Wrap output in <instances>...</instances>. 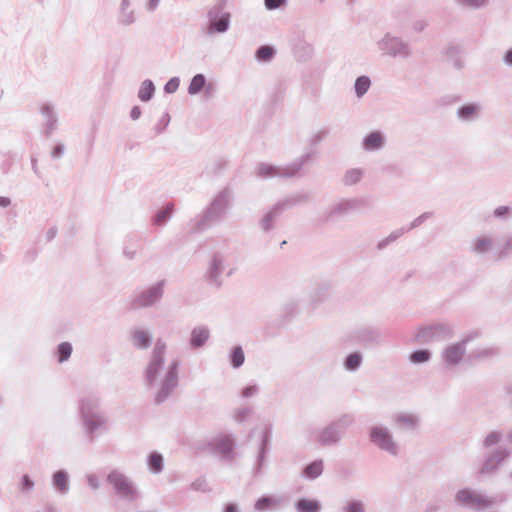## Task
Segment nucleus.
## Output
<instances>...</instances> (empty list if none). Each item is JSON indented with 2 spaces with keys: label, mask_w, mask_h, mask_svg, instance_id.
I'll return each mask as SVG.
<instances>
[{
  "label": "nucleus",
  "mask_w": 512,
  "mask_h": 512,
  "mask_svg": "<svg viewBox=\"0 0 512 512\" xmlns=\"http://www.w3.org/2000/svg\"><path fill=\"white\" fill-rule=\"evenodd\" d=\"M430 357V354L427 350H419V351H416L414 352L410 359L412 362L414 363H422V362H425L429 359Z\"/></svg>",
  "instance_id": "22"
},
{
  "label": "nucleus",
  "mask_w": 512,
  "mask_h": 512,
  "mask_svg": "<svg viewBox=\"0 0 512 512\" xmlns=\"http://www.w3.org/2000/svg\"><path fill=\"white\" fill-rule=\"evenodd\" d=\"M164 350H165L164 345L157 344L153 351V358H152V360L147 368V372H146L147 379L149 382H152L155 379V377L158 373V370L161 367Z\"/></svg>",
  "instance_id": "4"
},
{
  "label": "nucleus",
  "mask_w": 512,
  "mask_h": 512,
  "mask_svg": "<svg viewBox=\"0 0 512 512\" xmlns=\"http://www.w3.org/2000/svg\"><path fill=\"white\" fill-rule=\"evenodd\" d=\"M260 173L263 175H272L273 174V168L271 167H261Z\"/></svg>",
  "instance_id": "36"
},
{
  "label": "nucleus",
  "mask_w": 512,
  "mask_h": 512,
  "mask_svg": "<svg viewBox=\"0 0 512 512\" xmlns=\"http://www.w3.org/2000/svg\"><path fill=\"white\" fill-rule=\"evenodd\" d=\"M141 114V111H140V108L139 107H134L131 111V116L133 119H138V117L140 116Z\"/></svg>",
  "instance_id": "37"
},
{
  "label": "nucleus",
  "mask_w": 512,
  "mask_h": 512,
  "mask_svg": "<svg viewBox=\"0 0 512 512\" xmlns=\"http://www.w3.org/2000/svg\"><path fill=\"white\" fill-rule=\"evenodd\" d=\"M456 500L459 503L471 505L477 508L484 507L490 504L489 500L469 490L459 491L456 495Z\"/></svg>",
  "instance_id": "2"
},
{
  "label": "nucleus",
  "mask_w": 512,
  "mask_h": 512,
  "mask_svg": "<svg viewBox=\"0 0 512 512\" xmlns=\"http://www.w3.org/2000/svg\"><path fill=\"white\" fill-rule=\"evenodd\" d=\"M149 465L152 470H154L155 472H159L163 466L162 456L157 453L151 454L150 459H149Z\"/></svg>",
  "instance_id": "20"
},
{
  "label": "nucleus",
  "mask_w": 512,
  "mask_h": 512,
  "mask_svg": "<svg viewBox=\"0 0 512 512\" xmlns=\"http://www.w3.org/2000/svg\"><path fill=\"white\" fill-rule=\"evenodd\" d=\"M371 441L382 449L390 452L395 451V445L388 432L381 428H373L370 434Z\"/></svg>",
  "instance_id": "3"
},
{
  "label": "nucleus",
  "mask_w": 512,
  "mask_h": 512,
  "mask_svg": "<svg viewBox=\"0 0 512 512\" xmlns=\"http://www.w3.org/2000/svg\"><path fill=\"white\" fill-rule=\"evenodd\" d=\"M209 337V333L205 328H196L192 332L191 344L194 347L203 345Z\"/></svg>",
  "instance_id": "8"
},
{
  "label": "nucleus",
  "mask_w": 512,
  "mask_h": 512,
  "mask_svg": "<svg viewBox=\"0 0 512 512\" xmlns=\"http://www.w3.org/2000/svg\"><path fill=\"white\" fill-rule=\"evenodd\" d=\"M179 86V81L178 79H171L170 81H168V83L165 85V90L168 92V93H172L174 91L177 90Z\"/></svg>",
  "instance_id": "31"
},
{
  "label": "nucleus",
  "mask_w": 512,
  "mask_h": 512,
  "mask_svg": "<svg viewBox=\"0 0 512 512\" xmlns=\"http://www.w3.org/2000/svg\"><path fill=\"white\" fill-rule=\"evenodd\" d=\"M89 482L90 484L94 487V488H97L98 487V484L94 481V479L91 477L89 478Z\"/></svg>",
  "instance_id": "42"
},
{
  "label": "nucleus",
  "mask_w": 512,
  "mask_h": 512,
  "mask_svg": "<svg viewBox=\"0 0 512 512\" xmlns=\"http://www.w3.org/2000/svg\"><path fill=\"white\" fill-rule=\"evenodd\" d=\"M225 512H236V507L230 504L226 507Z\"/></svg>",
  "instance_id": "40"
},
{
  "label": "nucleus",
  "mask_w": 512,
  "mask_h": 512,
  "mask_svg": "<svg viewBox=\"0 0 512 512\" xmlns=\"http://www.w3.org/2000/svg\"><path fill=\"white\" fill-rule=\"evenodd\" d=\"M360 178H361L360 171L354 169V170H350L346 173V175L344 177V181L346 184L352 185V184L357 183Z\"/></svg>",
  "instance_id": "23"
},
{
  "label": "nucleus",
  "mask_w": 512,
  "mask_h": 512,
  "mask_svg": "<svg viewBox=\"0 0 512 512\" xmlns=\"http://www.w3.org/2000/svg\"><path fill=\"white\" fill-rule=\"evenodd\" d=\"M33 482L30 480V478L27 475L23 476V490H29L32 488Z\"/></svg>",
  "instance_id": "34"
},
{
  "label": "nucleus",
  "mask_w": 512,
  "mask_h": 512,
  "mask_svg": "<svg viewBox=\"0 0 512 512\" xmlns=\"http://www.w3.org/2000/svg\"><path fill=\"white\" fill-rule=\"evenodd\" d=\"M72 352V347L69 343L63 342L58 346V360L59 362L66 361Z\"/></svg>",
  "instance_id": "17"
},
{
  "label": "nucleus",
  "mask_w": 512,
  "mask_h": 512,
  "mask_svg": "<svg viewBox=\"0 0 512 512\" xmlns=\"http://www.w3.org/2000/svg\"><path fill=\"white\" fill-rule=\"evenodd\" d=\"M87 424L89 425V428H90L91 430H92V429H94V428H95V426H96V425H94V424H92V423H89V422H87Z\"/></svg>",
  "instance_id": "44"
},
{
  "label": "nucleus",
  "mask_w": 512,
  "mask_h": 512,
  "mask_svg": "<svg viewBox=\"0 0 512 512\" xmlns=\"http://www.w3.org/2000/svg\"><path fill=\"white\" fill-rule=\"evenodd\" d=\"M107 481L113 486L120 496L125 498L135 497L136 492L131 482L118 471H112L108 475Z\"/></svg>",
  "instance_id": "1"
},
{
  "label": "nucleus",
  "mask_w": 512,
  "mask_h": 512,
  "mask_svg": "<svg viewBox=\"0 0 512 512\" xmlns=\"http://www.w3.org/2000/svg\"><path fill=\"white\" fill-rule=\"evenodd\" d=\"M205 85V78L202 74H197L193 77L190 85H189V93L196 94L202 90Z\"/></svg>",
  "instance_id": "14"
},
{
  "label": "nucleus",
  "mask_w": 512,
  "mask_h": 512,
  "mask_svg": "<svg viewBox=\"0 0 512 512\" xmlns=\"http://www.w3.org/2000/svg\"><path fill=\"white\" fill-rule=\"evenodd\" d=\"M254 391H255V389H254V388H252V387H251V388H247V389L244 391V395H245V396H248V395L252 394Z\"/></svg>",
  "instance_id": "41"
},
{
  "label": "nucleus",
  "mask_w": 512,
  "mask_h": 512,
  "mask_svg": "<svg viewBox=\"0 0 512 512\" xmlns=\"http://www.w3.org/2000/svg\"><path fill=\"white\" fill-rule=\"evenodd\" d=\"M161 293L162 290L160 286L150 288L137 297L133 305L135 308L149 306L161 296Z\"/></svg>",
  "instance_id": "5"
},
{
  "label": "nucleus",
  "mask_w": 512,
  "mask_h": 512,
  "mask_svg": "<svg viewBox=\"0 0 512 512\" xmlns=\"http://www.w3.org/2000/svg\"><path fill=\"white\" fill-rule=\"evenodd\" d=\"M361 362V357L359 354H351L346 360V366L349 369H355L359 366Z\"/></svg>",
  "instance_id": "25"
},
{
  "label": "nucleus",
  "mask_w": 512,
  "mask_h": 512,
  "mask_svg": "<svg viewBox=\"0 0 512 512\" xmlns=\"http://www.w3.org/2000/svg\"><path fill=\"white\" fill-rule=\"evenodd\" d=\"M233 443L228 436H222L217 439L216 448L222 454H229L232 450Z\"/></svg>",
  "instance_id": "12"
},
{
  "label": "nucleus",
  "mask_w": 512,
  "mask_h": 512,
  "mask_svg": "<svg viewBox=\"0 0 512 512\" xmlns=\"http://www.w3.org/2000/svg\"><path fill=\"white\" fill-rule=\"evenodd\" d=\"M171 212H172V209H171L169 206H167L166 208H164L163 210H161V211L157 214V216H156V219H155L156 223H157V224H162V223H164V222H165V220H166L167 218H169V216L171 215Z\"/></svg>",
  "instance_id": "27"
},
{
  "label": "nucleus",
  "mask_w": 512,
  "mask_h": 512,
  "mask_svg": "<svg viewBox=\"0 0 512 512\" xmlns=\"http://www.w3.org/2000/svg\"><path fill=\"white\" fill-rule=\"evenodd\" d=\"M439 330H442V328L441 327H432V326L422 328L416 334V340L418 342L429 341L434 337L435 333Z\"/></svg>",
  "instance_id": "9"
},
{
  "label": "nucleus",
  "mask_w": 512,
  "mask_h": 512,
  "mask_svg": "<svg viewBox=\"0 0 512 512\" xmlns=\"http://www.w3.org/2000/svg\"><path fill=\"white\" fill-rule=\"evenodd\" d=\"M508 212H509V208L508 207L501 206V207H498L495 210V215L498 216V217H501V216L507 215Z\"/></svg>",
  "instance_id": "33"
},
{
  "label": "nucleus",
  "mask_w": 512,
  "mask_h": 512,
  "mask_svg": "<svg viewBox=\"0 0 512 512\" xmlns=\"http://www.w3.org/2000/svg\"><path fill=\"white\" fill-rule=\"evenodd\" d=\"M485 0H475V4L476 5H480L482 3H484Z\"/></svg>",
  "instance_id": "43"
},
{
  "label": "nucleus",
  "mask_w": 512,
  "mask_h": 512,
  "mask_svg": "<svg viewBox=\"0 0 512 512\" xmlns=\"http://www.w3.org/2000/svg\"><path fill=\"white\" fill-rule=\"evenodd\" d=\"M382 145V136L379 132H373L369 134L365 141L364 146L368 150H374Z\"/></svg>",
  "instance_id": "10"
},
{
  "label": "nucleus",
  "mask_w": 512,
  "mask_h": 512,
  "mask_svg": "<svg viewBox=\"0 0 512 512\" xmlns=\"http://www.w3.org/2000/svg\"><path fill=\"white\" fill-rule=\"evenodd\" d=\"M322 462H313L305 469V475L309 478H316L322 472Z\"/></svg>",
  "instance_id": "16"
},
{
  "label": "nucleus",
  "mask_w": 512,
  "mask_h": 512,
  "mask_svg": "<svg viewBox=\"0 0 512 512\" xmlns=\"http://www.w3.org/2000/svg\"><path fill=\"white\" fill-rule=\"evenodd\" d=\"M54 484L60 491L64 492L68 485L66 474L61 471L55 473Z\"/></svg>",
  "instance_id": "18"
},
{
  "label": "nucleus",
  "mask_w": 512,
  "mask_h": 512,
  "mask_svg": "<svg viewBox=\"0 0 512 512\" xmlns=\"http://www.w3.org/2000/svg\"><path fill=\"white\" fill-rule=\"evenodd\" d=\"M465 353L464 344L458 343L449 346L444 352V359L451 364L458 363Z\"/></svg>",
  "instance_id": "6"
},
{
  "label": "nucleus",
  "mask_w": 512,
  "mask_h": 512,
  "mask_svg": "<svg viewBox=\"0 0 512 512\" xmlns=\"http://www.w3.org/2000/svg\"><path fill=\"white\" fill-rule=\"evenodd\" d=\"M505 59L507 63L512 64V50L507 52Z\"/></svg>",
  "instance_id": "39"
},
{
  "label": "nucleus",
  "mask_w": 512,
  "mask_h": 512,
  "mask_svg": "<svg viewBox=\"0 0 512 512\" xmlns=\"http://www.w3.org/2000/svg\"><path fill=\"white\" fill-rule=\"evenodd\" d=\"M348 512H363V508L360 503H351L347 508Z\"/></svg>",
  "instance_id": "32"
},
{
  "label": "nucleus",
  "mask_w": 512,
  "mask_h": 512,
  "mask_svg": "<svg viewBox=\"0 0 512 512\" xmlns=\"http://www.w3.org/2000/svg\"><path fill=\"white\" fill-rule=\"evenodd\" d=\"M154 92V86L151 81H144L139 90V98L142 101H148Z\"/></svg>",
  "instance_id": "13"
},
{
  "label": "nucleus",
  "mask_w": 512,
  "mask_h": 512,
  "mask_svg": "<svg viewBox=\"0 0 512 512\" xmlns=\"http://www.w3.org/2000/svg\"><path fill=\"white\" fill-rule=\"evenodd\" d=\"M498 440H499L498 435H496V434H491V435H489V436L486 438V443H487L488 445H490V444H494V443L498 442Z\"/></svg>",
  "instance_id": "35"
},
{
  "label": "nucleus",
  "mask_w": 512,
  "mask_h": 512,
  "mask_svg": "<svg viewBox=\"0 0 512 512\" xmlns=\"http://www.w3.org/2000/svg\"><path fill=\"white\" fill-rule=\"evenodd\" d=\"M133 343L138 348H146L150 344V336L144 330H137L132 335Z\"/></svg>",
  "instance_id": "7"
},
{
  "label": "nucleus",
  "mask_w": 512,
  "mask_h": 512,
  "mask_svg": "<svg viewBox=\"0 0 512 512\" xmlns=\"http://www.w3.org/2000/svg\"><path fill=\"white\" fill-rule=\"evenodd\" d=\"M274 503H275V501L273 498L263 497L256 502L255 506H256V509H258V510H265L269 507H272L274 505Z\"/></svg>",
  "instance_id": "24"
},
{
  "label": "nucleus",
  "mask_w": 512,
  "mask_h": 512,
  "mask_svg": "<svg viewBox=\"0 0 512 512\" xmlns=\"http://www.w3.org/2000/svg\"><path fill=\"white\" fill-rule=\"evenodd\" d=\"M319 509V504L314 500L302 499L297 503V510L299 512H318Z\"/></svg>",
  "instance_id": "11"
},
{
  "label": "nucleus",
  "mask_w": 512,
  "mask_h": 512,
  "mask_svg": "<svg viewBox=\"0 0 512 512\" xmlns=\"http://www.w3.org/2000/svg\"><path fill=\"white\" fill-rule=\"evenodd\" d=\"M491 246V241L487 238H479L475 242V249L478 252H484Z\"/></svg>",
  "instance_id": "26"
},
{
  "label": "nucleus",
  "mask_w": 512,
  "mask_h": 512,
  "mask_svg": "<svg viewBox=\"0 0 512 512\" xmlns=\"http://www.w3.org/2000/svg\"><path fill=\"white\" fill-rule=\"evenodd\" d=\"M476 112V107L473 105H467L460 109L459 114L460 116L467 118L473 115Z\"/></svg>",
  "instance_id": "29"
},
{
  "label": "nucleus",
  "mask_w": 512,
  "mask_h": 512,
  "mask_svg": "<svg viewBox=\"0 0 512 512\" xmlns=\"http://www.w3.org/2000/svg\"><path fill=\"white\" fill-rule=\"evenodd\" d=\"M229 18L228 16L220 18L218 21H216L213 26L216 31L218 32H224L228 28Z\"/></svg>",
  "instance_id": "28"
},
{
  "label": "nucleus",
  "mask_w": 512,
  "mask_h": 512,
  "mask_svg": "<svg viewBox=\"0 0 512 512\" xmlns=\"http://www.w3.org/2000/svg\"><path fill=\"white\" fill-rule=\"evenodd\" d=\"M274 55V50L270 46H262L257 51V58L262 61L270 60Z\"/></svg>",
  "instance_id": "19"
},
{
  "label": "nucleus",
  "mask_w": 512,
  "mask_h": 512,
  "mask_svg": "<svg viewBox=\"0 0 512 512\" xmlns=\"http://www.w3.org/2000/svg\"><path fill=\"white\" fill-rule=\"evenodd\" d=\"M370 87V80L368 77L361 76L355 82V90L359 97L364 95Z\"/></svg>",
  "instance_id": "15"
},
{
  "label": "nucleus",
  "mask_w": 512,
  "mask_h": 512,
  "mask_svg": "<svg viewBox=\"0 0 512 512\" xmlns=\"http://www.w3.org/2000/svg\"><path fill=\"white\" fill-rule=\"evenodd\" d=\"M286 0H265V6L268 9H276L285 3Z\"/></svg>",
  "instance_id": "30"
},
{
  "label": "nucleus",
  "mask_w": 512,
  "mask_h": 512,
  "mask_svg": "<svg viewBox=\"0 0 512 512\" xmlns=\"http://www.w3.org/2000/svg\"><path fill=\"white\" fill-rule=\"evenodd\" d=\"M10 204V199L7 197H0V207H6Z\"/></svg>",
  "instance_id": "38"
},
{
  "label": "nucleus",
  "mask_w": 512,
  "mask_h": 512,
  "mask_svg": "<svg viewBox=\"0 0 512 512\" xmlns=\"http://www.w3.org/2000/svg\"><path fill=\"white\" fill-rule=\"evenodd\" d=\"M231 359H232V365L234 367L237 368V367L241 366L244 362L243 350L240 347H236L232 352Z\"/></svg>",
  "instance_id": "21"
}]
</instances>
